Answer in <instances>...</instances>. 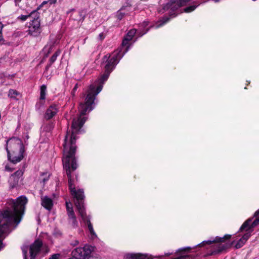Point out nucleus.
<instances>
[{
	"mask_svg": "<svg viewBox=\"0 0 259 259\" xmlns=\"http://www.w3.org/2000/svg\"><path fill=\"white\" fill-rule=\"evenodd\" d=\"M110 73L109 71L105 70V73L98 81L89 86L84 95V102L79 104L78 109L80 115L77 119H73L72 121L71 133L67 132L64 139L63 149H65V146L67 145L69 149H71L70 147H73L74 150H76L75 135L79 132L87 120L85 117H82V116L93 109L96 97L102 90L103 85L108 78Z\"/></svg>",
	"mask_w": 259,
	"mask_h": 259,
	"instance_id": "obj_1",
	"label": "nucleus"
},
{
	"mask_svg": "<svg viewBox=\"0 0 259 259\" xmlns=\"http://www.w3.org/2000/svg\"><path fill=\"white\" fill-rule=\"evenodd\" d=\"M69 149L67 145L65 146V149H63V156L62 162L64 168L66 170V173L68 179V185L71 195L75 198V206L78 210L82 220L84 222L88 223L89 231L93 229L90 219L87 216L85 208L83 205V199L84 198V193L82 190H76L74 180L71 175V172L74 171L77 167L76 159L75 158V151L74 150L73 147Z\"/></svg>",
	"mask_w": 259,
	"mask_h": 259,
	"instance_id": "obj_2",
	"label": "nucleus"
},
{
	"mask_svg": "<svg viewBox=\"0 0 259 259\" xmlns=\"http://www.w3.org/2000/svg\"><path fill=\"white\" fill-rule=\"evenodd\" d=\"M27 202V198L22 195L11 201V208L0 210V238L5 237L10 232V227H16L20 223Z\"/></svg>",
	"mask_w": 259,
	"mask_h": 259,
	"instance_id": "obj_3",
	"label": "nucleus"
},
{
	"mask_svg": "<svg viewBox=\"0 0 259 259\" xmlns=\"http://www.w3.org/2000/svg\"><path fill=\"white\" fill-rule=\"evenodd\" d=\"M6 149L8 159L13 163L20 162L24 157V146L19 138H12L7 140Z\"/></svg>",
	"mask_w": 259,
	"mask_h": 259,
	"instance_id": "obj_4",
	"label": "nucleus"
},
{
	"mask_svg": "<svg viewBox=\"0 0 259 259\" xmlns=\"http://www.w3.org/2000/svg\"><path fill=\"white\" fill-rule=\"evenodd\" d=\"M42 247V241L39 239L35 240L29 247L28 246H23L22 247V250L24 259H27V253L28 249H29L31 259H34L36 255L40 252Z\"/></svg>",
	"mask_w": 259,
	"mask_h": 259,
	"instance_id": "obj_5",
	"label": "nucleus"
},
{
	"mask_svg": "<svg viewBox=\"0 0 259 259\" xmlns=\"http://www.w3.org/2000/svg\"><path fill=\"white\" fill-rule=\"evenodd\" d=\"M259 225V209L256 210L253 216V218H249L245 221L241 226L239 231H245L250 234L252 231V228Z\"/></svg>",
	"mask_w": 259,
	"mask_h": 259,
	"instance_id": "obj_6",
	"label": "nucleus"
},
{
	"mask_svg": "<svg viewBox=\"0 0 259 259\" xmlns=\"http://www.w3.org/2000/svg\"><path fill=\"white\" fill-rule=\"evenodd\" d=\"M120 52L114 53L111 58L107 56H104L103 60L105 62V69L106 71H109V72L113 70L116 65L119 62L121 56H119Z\"/></svg>",
	"mask_w": 259,
	"mask_h": 259,
	"instance_id": "obj_7",
	"label": "nucleus"
},
{
	"mask_svg": "<svg viewBox=\"0 0 259 259\" xmlns=\"http://www.w3.org/2000/svg\"><path fill=\"white\" fill-rule=\"evenodd\" d=\"M92 251L89 245H85L83 247H78L74 249L71 252L72 256L76 259H85L89 256Z\"/></svg>",
	"mask_w": 259,
	"mask_h": 259,
	"instance_id": "obj_8",
	"label": "nucleus"
},
{
	"mask_svg": "<svg viewBox=\"0 0 259 259\" xmlns=\"http://www.w3.org/2000/svg\"><path fill=\"white\" fill-rule=\"evenodd\" d=\"M27 32L28 35L32 37H38L40 35L41 30L40 21L38 16L36 18H34L30 23V25Z\"/></svg>",
	"mask_w": 259,
	"mask_h": 259,
	"instance_id": "obj_9",
	"label": "nucleus"
},
{
	"mask_svg": "<svg viewBox=\"0 0 259 259\" xmlns=\"http://www.w3.org/2000/svg\"><path fill=\"white\" fill-rule=\"evenodd\" d=\"M23 174V172L22 170H18L10 176L9 183L11 188H14L18 186Z\"/></svg>",
	"mask_w": 259,
	"mask_h": 259,
	"instance_id": "obj_10",
	"label": "nucleus"
},
{
	"mask_svg": "<svg viewBox=\"0 0 259 259\" xmlns=\"http://www.w3.org/2000/svg\"><path fill=\"white\" fill-rule=\"evenodd\" d=\"M231 237V236L229 234L225 235L223 237L217 236L213 240L204 241L202 243L199 244L198 246H202L205 244H210L212 243L224 242L225 240L230 239Z\"/></svg>",
	"mask_w": 259,
	"mask_h": 259,
	"instance_id": "obj_11",
	"label": "nucleus"
},
{
	"mask_svg": "<svg viewBox=\"0 0 259 259\" xmlns=\"http://www.w3.org/2000/svg\"><path fill=\"white\" fill-rule=\"evenodd\" d=\"M66 207L69 218L72 220V224L74 227H76L77 226V221L71 203L66 202Z\"/></svg>",
	"mask_w": 259,
	"mask_h": 259,
	"instance_id": "obj_12",
	"label": "nucleus"
},
{
	"mask_svg": "<svg viewBox=\"0 0 259 259\" xmlns=\"http://www.w3.org/2000/svg\"><path fill=\"white\" fill-rule=\"evenodd\" d=\"M58 109L56 105H52L47 109L45 114V119L48 120L53 117L57 113Z\"/></svg>",
	"mask_w": 259,
	"mask_h": 259,
	"instance_id": "obj_13",
	"label": "nucleus"
},
{
	"mask_svg": "<svg viewBox=\"0 0 259 259\" xmlns=\"http://www.w3.org/2000/svg\"><path fill=\"white\" fill-rule=\"evenodd\" d=\"M41 205L46 209L50 210L53 205V203L52 199L48 196L41 197Z\"/></svg>",
	"mask_w": 259,
	"mask_h": 259,
	"instance_id": "obj_14",
	"label": "nucleus"
},
{
	"mask_svg": "<svg viewBox=\"0 0 259 259\" xmlns=\"http://www.w3.org/2000/svg\"><path fill=\"white\" fill-rule=\"evenodd\" d=\"M250 236L249 233H245L236 243L235 247L237 249L241 248Z\"/></svg>",
	"mask_w": 259,
	"mask_h": 259,
	"instance_id": "obj_15",
	"label": "nucleus"
},
{
	"mask_svg": "<svg viewBox=\"0 0 259 259\" xmlns=\"http://www.w3.org/2000/svg\"><path fill=\"white\" fill-rule=\"evenodd\" d=\"M127 256L131 259H152L150 255L140 253H131L128 254Z\"/></svg>",
	"mask_w": 259,
	"mask_h": 259,
	"instance_id": "obj_16",
	"label": "nucleus"
},
{
	"mask_svg": "<svg viewBox=\"0 0 259 259\" xmlns=\"http://www.w3.org/2000/svg\"><path fill=\"white\" fill-rule=\"evenodd\" d=\"M21 96V94L17 91L13 89H10L8 92V97L11 99L18 100V97Z\"/></svg>",
	"mask_w": 259,
	"mask_h": 259,
	"instance_id": "obj_17",
	"label": "nucleus"
},
{
	"mask_svg": "<svg viewBox=\"0 0 259 259\" xmlns=\"http://www.w3.org/2000/svg\"><path fill=\"white\" fill-rule=\"evenodd\" d=\"M47 91V87L43 84L40 87V99L45 100L46 98V94Z\"/></svg>",
	"mask_w": 259,
	"mask_h": 259,
	"instance_id": "obj_18",
	"label": "nucleus"
},
{
	"mask_svg": "<svg viewBox=\"0 0 259 259\" xmlns=\"http://www.w3.org/2000/svg\"><path fill=\"white\" fill-rule=\"evenodd\" d=\"M36 14V15L38 14L37 12L35 11H32L29 15H20L18 17V19L22 21H25L29 17H31L32 15Z\"/></svg>",
	"mask_w": 259,
	"mask_h": 259,
	"instance_id": "obj_19",
	"label": "nucleus"
},
{
	"mask_svg": "<svg viewBox=\"0 0 259 259\" xmlns=\"http://www.w3.org/2000/svg\"><path fill=\"white\" fill-rule=\"evenodd\" d=\"M60 51L58 50L54 54V55L50 59V62H51V64H52L56 60L57 57L60 55Z\"/></svg>",
	"mask_w": 259,
	"mask_h": 259,
	"instance_id": "obj_20",
	"label": "nucleus"
},
{
	"mask_svg": "<svg viewBox=\"0 0 259 259\" xmlns=\"http://www.w3.org/2000/svg\"><path fill=\"white\" fill-rule=\"evenodd\" d=\"M199 4L197 5H192L189 7H188L184 9V11L186 13H189L193 11L198 6Z\"/></svg>",
	"mask_w": 259,
	"mask_h": 259,
	"instance_id": "obj_21",
	"label": "nucleus"
},
{
	"mask_svg": "<svg viewBox=\"0 0 259 259\" xmlns=\"http://www.w3.org/2000/svg\"><path fill=\"white\" fill-rule=\"evenodd\" d=\"M169 20V18L168 17H163L160 21V23L159 24H157V25L156 26V28H158L160 26H161L162 25H163L164 24L166 23L168 21V20Z\"/></svg>",
	"mask_w": 259,
	"mask_h": 259,
	"instance_id": "obj_22",
	"label": "nucleus"
},
{
	"mask_svg": "<svg viewBox=\"0 0 259 259\" xmlns=\"http://www.w3.org/2000/svg\"><path fill=\"white\" fill-rule=\"evenodd\" d=\"M41 180L43 181L44 183H45L46 181H47L49 178L50 174L46 172L45 173H43L41 175Z\"/></svg>",
	"mask_w": 259,
	"mask_h": 259,
	"instance_id": "obj_23",
	"label": "nucleus"
},
{
	"mask_svg": "<svg viewBox=\"0 0 259 259\" xmlns=\"http://www.w3.org/2000/svg\"><path fill=\"white\" fill-rule=\"evenodd\" d=\"M4 27V25L0 22V44H2L4 41V39L2 35V30Z\"/></svg>",
	"mask_w": 259,
	"mask_h": 259,
	"instance_id": "obj_24",
	"label": "nucleus"
},
{
	"mask_svg": "<svg viewBox=\"0 0 259 259\" xmlns=\"http://www.w3.org/2000/svg\"><path fill=\"white\" fill-rule=\"evenodd\" d=\"M228 246V244H219V246H218V251L219 252H221L222 251V250L225 249Z\"/></svg>",
	"mask_w": 259,
	"mask_h": 259,
	"instance_id": "obj_25",
	"label": "nucleus"
},
{
	"mask_svg": "<svg viewBox=\"0 0 259 259\" xmlns=\"http://www.w3.org/2000/svg\"><path fill=\"white\" fill-rule=\"evenodd\" d=\"M136 30L135 29H131L130 31H129L127 33V34L130 37H133L134 36V35L136 34Z\"/></svg>",
	"mask_w": 259,
	"mask_h": 259,
	"instance_id": "obj_26",
	"label": "nucleus"
},
{
	"mask_svg": "<svg viewBox=\"0 0 259 259\" xmlns=\"http://www.w3.org/2000/svg\"><path fill=\"white\" fill-rule=\"evenodd\" d=\"M60 256V254L55 253L52 255L49 259H59Z\"/></svg>",
	"mask_w": 259,
	"mask_h": 259,
	"instance_id": "obj_27",
	"label": "nucleus"
},
{
	"mask_svg": "<svg viewBox=\"0 0 259 259\" xmlns=\"http://www.w3.org/2000/svg\"><path fill=\"white\" fill-rule=\"evenodd\" d=\"M192 249L190 247H184L178 250V251H189Z\"/></svg>",
	"mask_w": 259,
	"mask_h": 259,
	"instance_id": "obj_28",
	"label": "nucleus"
},
{
	"mask_svg": "<svg viewBox=\"0 0 259 259\" xmlns=\"http://www.w3.org/2000/svg\"><path fill=\"white\" fill-rule=\"evenodd\" d=\"M123 15L121 13L118 12V14L117 15V19L119 20H121V19L123 18Z\"/></svg>",
	"mask_w": 259,
	"mask_h": 259,
	"instance_id": "obj_29",
	"label": "nucleus"
},
{
	"mask_svg": "<svg viewBox=\"0 0 259 259\" xmlns=\"http://www.w3.org/2000/svg\"><path fill=\"white\" fill-rule=\"evenodd\" d=\"M22 0H14L15 6L16 7H19L20 6V3Z\"/></svg>",
	"mask_w": 259,
	"mask_h": 259,
	"instance_id": "obj_30",
	"label": "nucleus"
},
{
	"mask_svg": "<svg viewBox=\"0 0 259 259\" xmlns=\"http://www.w3.org/2000/svg\"><path fill=\"white\" fill-rule=\"evenodd\" d=\"M90 232L91 234L92 235L93 238L97 237V235H96L94 229L90 230Z\"/></svg>",
	"mask_w": 259,
	"mask_h": 259,
	"instance_id": "obj_31",
	"label": "nucleus"
},
{
	"mask_svg": "<svg viewBox=\"0 0 259 259\" xmlns=\"http://www.w3.org/2000/svg\"><path fill=\"white\" fill-rule=\"evenodd\" d=\"M90 232L91 234L92 235L93 238L97 237V235H96L94 229L90 230Z\"/></svg>",
	"mask_w": 259,
	"mask_h": 259,
	"instance_id": "obj_32",
	"label": "nucleus"
},
{
	"mask_svg": "<svg viewBox=\"0 0 259 259\" xmlns=\"http://www.w3.org/2000/svg\"><path fill=\"white\" fill-rule=\"evenodd\" d=\"M77 88H78V84H76L75 85V86L74 87V88L73 89V90H72V94L73 96L74 95L75 92L76 91V90L77 89Z\"/></svg>",
	"mask_w": 259,
	"mask_h": 259,
	"instance_id": "obj_33",
	"label": "nucleus"
},
{
	"mask_svg": "<svg viewBox=\"0 0 259 259\" xmlns=\"http://www.w3.org/2000/svg\"><path fill=\"white\" fill-rule=\"evenodd\" d=\"M128 41H127L125 38H124V39L122 41V46H127L128 45Z\"/></svg>",
	"mask_w": 259,
	"mask_h": 259,
	"instance_id": "obj_34",
	"label": "nucleus"
},
{
	"mask_svg": "<svg viewBox=\"0 0 259 259\" xmlns=\"http://www.w3.org/2000/svg\"><path fill=\"white\" fill-rule=\"evenodd\" d=\"M51 65L52 64H51V62H50V64L47 65V66L46 67L45 71L44 72V74L48 71V70L50 67Z\"/></svg>",
	"mask_w": 259,
	"mask_h": 259,
	"instance_id": "obj_35",
	"label": "nucleus"
},
{
	"mask_svg": "<svg viewBox=\"0 0 259 259\" xmlns=\"http://www.w3.org/2000/svg\"><path fill=\"white\" fill-rule=\"evenodd\" d=\"M78 244L79 242L77 240H75L71 243V245L73 246H76Z\"/></svg>",
	"mask_w": 259,
	"mask_h": 259,
	"instance_id": "obj_36",
	"label": "nucleus"
},
{
	"mask_svg": "<svg viewBox=\"0 0 259 259\" xmlns=\"http://www.w3.org/2000/svg\"><path fill=\"white\" fill-rule=\"evenodd\" d=\"M133 37H130L128 36V35L127 34L124 38H125L127 41H130L132 39Z\"/></svg>",
	"mask_w": 259,
	"mask_h": 259,
	"instance_id": "obj_37",
	"label": "nucleus"
},
{
	"mask_svg": "<svg viewBox=\"0 0 259 259\" xmlns=\"http://www.w3.org/2000/svg\"><path fill=\"white\" fill-rule=\"evenodd\" d=\"M5 169L7 170V171H12L13 170V169L9 167V166L8 165H6L5 166Z\"/></svg>",
	"mask_w": 259,
	"mask_h": 259,
	"instance_id": "obj_38",
	"label": "nucleus"
},
{
	"mask_svg": "<svg viewBox=\"0 0 259 259\" xmlns=\"http://www.w3.org/2000/svg\"><path fill=\"white\" fill-rule=\"evenodd\" d=\"M48 2L50 4H55L56 2H57V0H49L48 1Z\"/></svg>",
	"mask_w": 259,
	"mask_h": 259,
	"instance_id": "obj_39",
	"label": "nucleus"
},
{
	"mask_svg": "<svg viewBox=\"0 0 259 259\" xmlns=\"http://www.w3.org/2000/svg\"><path fill=\"white\" fill-rule=\"evenodd\" d=\"M48 1H44V2L41 3V4L40 5V7H42V6H43L44 5H45V4H47V3H48Z\"/></svg>",
	"mask_w": 259,
	"mask_h": 259,
	"instance_id": "obj_40",
	"label": "nucleus"
},
{
	"mask_svg": "<svg viewBox=\"0 0 259 259\" xmlns=\"http://www.w3.org/2000/svg\"><path fill=\"white\" fill-rule=\"evenodd\" d=\"M142 25L144 26H146L147 25H148V22H144L142 24Z\"/></svg>",
	"mask_w": 259,
	"mask_h": 259,
	"instance_id": "obj_41",
	"label": "nucleus"
},
{
	"mask_svg": "<svg viewBox=\"0 0 259 259\" xmlns=\"http://www.w3.org/2000/svg\"><path fill=\"white\" fill-rule=\"evenodd\" d=\"M99 37L100 38L102 39L103 38V33H100L99 34Z\"/></svg>",
	"mask_w": 259,
	"mask_h": 259,
	"instance_id": "obj_42",
	"label": "nucleus"
},
{
	"mask_svg": "<svg viewBox=\"0 0 259 259\" xmlns=\"http://www.w3.org/2000/svg\"><path fill=\"white\" fill-rule=\"evenodd\" d=\"M52 47H50L49 50L48 51V54L51 52V51L52 50Z\"/></svg>",
	"mask_w": 259,
	"mask_h": 259,
	"instance_id": "obj_43",
	"label": "nucleus"
},
{
	"mask_svg": "<svg viewBox=\"0 0 259 259\" xmlns=\"http://www.w3.org/2000/svg\"><path fill=\"white\" fill-rule=\"evenodd\" d=\"M2 242L1 241H0V249L2 248Z\"/></svg>",
	"mask_w": 259,
	"mask_h": 259,
	"instance_id": "obj_44",
	"label": "nucleus"
},
{
	"mask_svg": "<svg viewBox=\"0 0 259 259\" xmlns=\"http://www.w3.org/2000/svg\"><path fill=\"white\" fill-rule=\"evenodd\" d=\"M147 31H148V29L145 32H144V33L141 34L140 36H142L144 34L146 33Z\"/></svg>",
	"mask_w": 259,
	"mask_h": 259,
	"instance_id": "obj_45",
	"label": "nucleus"
},
{
	"mask_svg": "<svg viewBox=\"0 0 259 259\" xmlns=\"http://www.w3.org/2000/svg\"><path fill=\"white\" fill-rule=\"evenodd\" d=\"M214 2L217 3L219 2L220 0H213Z\"/></svg>",
	"mask_w": 259,
	"mask_h": 259,
	"instance_id": "obj_46",
	"label": "nucleus"
},
{
	"mask_svg": "<svg viewBox=\"0 0 259 259\" xmlns=\"http://www.w3.org/2000/svg\"><path fill=\"white\" fill-rule=\"evenodd\" d=\"M47 79H48V78L50 79V77H49V76H47Z\"/></svg>",
	"mask_w": 259,
	"mask_h": 259,
	"instance_id": "obj_47",
	"label": "nucleus"
}]
</instances>
